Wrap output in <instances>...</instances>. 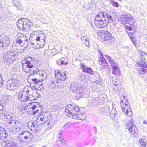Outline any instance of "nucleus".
<instances>
[{
  "mask_svg": "<svg viewBox=\"0 0 147 147\" xmlns=\"http://www.w3.org/2000/svg\"><path fill=\"white\" fill-rule=\"evenodd\" d=\"M35 61L34 59L30 57H26L24 60L22 61V68L23 71L26 73L30 72L32 74H30L28 77V79H30L32 77L34 74L40 75V69L36 68L34 65V62Z\"/></svg>",
  "mask_w": 147,
  "mask_h": 147,
  "instance_id": "obj_1",
  "label": "nucleus"
},
{
  "mask_svg": "<svg viewBox=\"0 0 147 147\" xmlns=\"http://www.w3.org/2000/svg\"><path fill=\"white\" fill-rule=\"evenodd\" d=\"M110 20L113 21L114 18L106 12H100L95 17L94 23L98 28H104L107 26Z\"/></svg>",
  "mask_w": 147,
  "mask_h": 147,
  "instance_id": "obj_2",
  "label": "nucleus"
},
{
  "mask_svg": "<svg viewBox=\"0 0 147 147\" xmlns=\"http://www.w3.org/2000/svg\"><path fill=\"white\" fill-rule=\"evenodd\" d=\"M45 38V35L44 33H42L38 35L32 33L30 37V40L32 45L36 49H39L43 47Z\"/></svg>",
  "mask_w": 147,
  "mask_h": 147,
  "instance_id": "obj_3",
  "label": "nucleus"
},
{
  "mask_svg": "<svg viewBox=\"0 0 147 147\" xmlns=\"http://www.w3.org/2000/svg\"><path fill=\"white\" fill-rule=\"evenodd\" d=\"M80 109L78 108L69 104L66 106L65 111L68 116H71L73 119L84 120L85 117H82L83 114L78 113Z\"/></svg>",
  "mask_w": 147,
  "mask_h": 147,
  "instance_id": "obj_4",
  "label": "nucleus"
},
{
  "mask_svg": "<svg viewBox=\"0 0 147 147\" xmlns=\"http://www.w3.org/2000/svg\"><path fill=\"white\" fill-rule=\"evenodd\" d=\"M70 90L72 92L74 96H75L77 99L78 98L83 97L84 94V91L82 87L75 82H73L71 84Z\"/></svg>",
  "mask_w": 147,
  "mask_h": 147,
  "instance_id": "obj_5",
  "label": "nucleus"
},
{
  "mask_svg": "<svg viewBox=\"0 0 147 147\" xmlns=\"http://www.w3.org/2000/svg\"><path fill=\"white\" fill-rule=\"evenodd\" d=\"M17 52L18 51H16V52L14 51L13 52L12 50V52H9L7 54L3 55L2 58L3 63L8 66H11L15 60L14 57L17 56Z\"/></svg>",
  "mask_w": 147,
  "mask_h": 147,
  "instance_id": "obj_6",
  "label": "nucleus"
},
{
  "mask_svg": "<svg viewBox=\"0 0 147 147\" xmlns=\"http://www.w3.org/2000/svg\"><path fill=\"white\" fill-rule=\"evenodd\" d=\"M133 119H131L130 121L127 125V127L133 136L136 137L138 136V131L137 127L133 122Z\"/></svg>",
  "mask_w": 147,
  "mask_h": 147,
  "instance_id": "obj_7",
  "label": "nucleus"
},
{
  "mask_svg": "<svg viewBox=\"0 0 147 147\" xmlns=\"http://www.w3.org/2000/svg\"><path fill=\"white\" fill-rule=\"evenodd\" d=\"M100 37L102 38L101 40L103 41H106L109 40L110 42L112 39H114L111 37V34L106 30H101L100 33Z\"/></svg>",
  "mask_w": 147,
  "mask_h": 147,
  "instance_id": "obj_8",
  "label": "nucleus"
},
{
  "mask_svg": "<svg viewBox=\"0 0 147 147\" xmlns=\"http://www.w3.org/2000/svg\"><path fill=\"white\" fill-rule=\"evenodd\" d=\"M20 83V81L19 80L16 79H12L11 83H8L7 88L9 90H14L16 88L19 86Z\"/></svg>",
  "mask_w": 147,
  "mask_h": 147,
  "instance_id": "obj_9",
  "label": "nucleus"
},
{
  "mask_svg": "<svg viewBox=\"0 0 147 147\" xmlns=\"http://www.w3.org/2000/svg\"><path fill=\"white\" fill-rule=\"evenodd\" d=\"M27 92L28 90L26 88H24L19 92L18 95V97L21 101L24 102L28 100L27 95H28V93Z\"/></svg>",
  "mask_w": 147,
  "mask_h": 147,
  "instance_id": "obj_10",
  "label": "nucleus"
},
{
  "mask_svg": "<svg viewBox=\"0 0 147 147\" xmlns=\"http://www.w3.org/2000/svg\"><path fill=\"white\" fill-rule=\"evenodd\" d=\"M55 78L58 80L65 81L67 78L65 72L63 70H56L55 71Z\"/></svg>",
  "mask_w": 147,
  "mask_h": 147,
  "instance_id": "obj_11",
  "label": "nucleus"
},
{
  "mask_svg": "<svg viewBox=\"0 0 147 147\" xmlns=\"http://www.w3.org/2000/svg\"><path fill=\"white\" fill-rule=\"evenodd\" d=\"M121 21L123 23H128L129 24H134V20L130 15H124L121 17Z\"/></svg>",
  "mask_w": 147,
  "mask_h": 147,
  "instance_id": "obj_12",
  "label": "nucleus"
},
{
  "mask_svg": "<svg viewBox=\"0 0 147 147\" xmlns=\"http://www.w3.org/2000/svg\"><path fill=\"white\" fill-rule=\"evenodd\" d=\"M9 43V40L8 37L4 34H0V46L7 47Z\"/></svg>",
  "mask_w": 147,
  "mask_h": 147,
  "instance_id": "obj_13",
  "label": "nucleus"
},
{
  "mask_svg": "<svg viewBox=\"0 0 147 147\" xmlns=\"http://www.w3.org/2000/svg\"><path fill=\"white\" fill-rule=\"evenodd\" d=\"M110 64L112 68V74L115 75H120V72L119 69V67L115 61H111Z\"/></svg>",
  "mask_w": 147,
  "mask_h": 147,
  "instance_id": "obj_14",
  "label": "nucleus"
},
{
  "mask_svg": "<svg viewBox=\"0 0 147 147\" xmlns=\"http://www.w3.org/2000/svg\"><path fill=\"white\" fill-rule=\"evenodd\" d=\"M98 61L100 65V67H101L100 65H101V68L102 69H103L105 68H110V66L108 65L106 59L104 57H103L102 55L100 56L99 59L98 60Z\"/></svg>",
  "mask_w": 147,
  "mask_h": 147,
  "instance_id": "obj_15",
  "label": "nucleus"
},
{
  "mask_svg": "<svg viewBox=\"0 0 147 147\" xmlns=\"http://www.w3.org/2000/svg\"><path fill=\"white\" fill-rule=\"evenodd\" d=\"M122 110L125 114L129 116H131L132 112L130 105L121 104Z\"/></svg>",
  "mask_w": 147,
  "mask_h": 147,
  "instance_id": "obj_16",
  "label": "nucleus"
},
{
  "mask_svg": "<svg viewBox=\"0 0 147 147\" xmlns=\"http://www.w3.org/2000/svg\"><path fill=\"white\" fill-rule=\"evenodd\" d=\"M32 82L35 84L34 86V88L38 90H40L43 86L42 81H41L38 78H32L31 79Z\"/></svg>",
  "mask_w": 147,
  "mask_h": 147,
  "instance_id": "obj_17",
  "label": "nucleus"
},
{
  "mask_svg": "<svg viewBox=\"0 0 147 147\" xmlns=\"http://www.w3.org/2000/svg\"><path fill=\"white\" fill-rule=\"evenodd\" d=\"M16 42L18 43H22L24 41L27 40V38L25 35L22 33H19L16 37Z\"/></svg>",
  "mask_w": 147,
  "mask_h": 147,
  "instance_id": "obj_18",
  "label": "nucleus"
},
{
  "mask_svg": "<svg viewBox=\"0 0 147 147\" xmlns=\"http://www.w3.org/2000/svg\"><path fill=\"white\" fill-rule=\"evenodd\" d=\"M138 65V67L137 69L138 73L143 75L147 72V66L140 63Z\"/></svg>",
  "mask_w": 147,
  "mask_h": 147,
  "instance_id": "obj_19",
  "label": "nucleus"
},
{
  "mask_svg": "<svg viewBox=\"0 0 147 147\" xmlns=\"http://www.w3.org/2000/svg\"><path fill=\"white\" fill-rule=\"evenodd\" d=\"M2 144L5 147H16L17 146L16 144L11 140L4 141L2 142Z\"/></svg>",
  "mask_w": 147,
  "mask_h": 147,
  "instance_id": "obj_20",
  "label": "nucleus"
},
{
  "mask_svg": "<svg viewBox=\"0 0 147 147\" xmlns=\"http://www.w3.org/2000/svg\"><path fill=\"white\" fill-rule=\"evenodd\" d=\"M109 111V108L108 106L101 108L99 110V113L102 115H107Z\"/></svg>",
  "mask_w": 147,
  "mask_h": 147,
  "instance_id": "obj_21",
  "label": "nucleus"
},
{
  "mask_svg": "<svg viewBox=\"0 0 147 147\" xmlns=\"http://www.w3.org/2000/svg\"><path fill=\"white\" fill-rule=\"evenodd\" d=\"M24 24L23 26V30L29 27L30 26V23L29 20L27 18H23Z\"/></svg>",
  "mask_w": 147,
  "mask_h": 147,
  "instance_id": "obj_22",
  "label": "nucleus"
},
{
  "mask_svg": "<svg viewBox=\"0 0 147 147\" xmlns=\"http://www.w3.org/2000/svg\"><path fill=\"white\" fill-rule=\"evenodd\" d=\"M24 24V22H23V18L18 20L17 23V25L18 27L20 29L23 30Z\"/></svg>",
  "mask_w": 147,
  "mask_h": 147,
  "instance_id": "obj_23",
  "label": "nucleus"
},
{
  "mask_svg": "<svg viewBox=\"0 0 147 147\" xmlns=\"http://www.w3.org/2000/svg\"><path fill=\"white\" fill-rule=\"evenodd\" d=\"M27 93H28V95H27V97L28 98V100L30 101L34 100V95L33 92L32 90L30 91L28 90Z\"/></svg>",
  "mask_w": 147,
  "mask_h": 147,
  "instance_id": "obj_24",
  "label": "nucleus"
},
{
  "mask_svg": "<svg viewBox=\"0 0 147 147\" xmlns=\"http://www.w3.org/2000/svg\"><path fill=\"white\" fill-rule=\"evenodd\" d=\"M83 72L89 73L91 75H93L94 74L93 71L92 69L90 67H84V69H82Z\"/></svg>",
  "mask_w": 147,
  "mask_h": 147,
  "instance_id": "obj_25",
  "label": "nucleus"
},
{
  "mask_svg": "<svg viewBox=\"0 0 147 147\" xmlns=\"http://www.w3.org/2000/svg\"><path fill=\"white\" fill-rule=\"evenodd\" d=\"M81 39L83 42L84 43L87 47L89 46V40L88 37L86 36H83L81 37Z\"/></svg>",
  "mask_w": 147,
  "mask_h": 147,
  "instance_id": "obj_26",
  "label": "nucleus"
},
{
  "mask_svg": "<svg viewBox=\"0 0 147 147\" xmlns=\"http://www.w3.org/2000/svg\"><path fill=\"white\" fill-rule=\"evenodd\" d=\"M65 58H63L61 59H59L57 61V63L58 65H66L68 63L67 61H65L64 60Z\"/></svg>",
  "mask_w": 147,
  "mask_h": 147,
  "instance_id": "obj_27",
  "label": "nucleus"
},
{
  "mask_svg": "<svg viewBox=\"0 0 147 147\" xmlns=\"http://www.w3.org/2000/svg\"><path fill=\"white\" fill-rule=\"evenodd\" d=\"M90 104L93 107L96 106L98 104V99L92 98L90 100Z\"/></svg>",
  "mask_w": 147,
  "mask_h": 147,
  "instance_id": "obj_28",
  "label": "nucleus"
},
{
  "mask_svg": "<svg viewBox=\"0 0 147 147\" xmlns=\"http://www.w3.org/2000/svg\"><path fill=\"white\" fill-rule=\"evenodd\" d=\"M13 125H14L16 128L17 129H21V126H22V124L17 120L14 121Z\"/></svg>",
  "mask_w": 147,
  "mask_h": 147,
  "instance_id": "obj_29",
  "label": "nucleus"
},
{
  "mask_svg": "<svg viewBox=\"0 0 147 147\" xmlns=\"http://www.w3.org/2000/svg\"><path fill=\"white\" fill-rule=\"evenodd\" d=\"M4 132H2L0 130V139L3 140L5 139L7 136V134L5 133V130L4 131Z\"/></svg>",
  "mask_w": 147,
  "mask_h": 147,
  "instance_id": "obj_30",
  "label": "nucleus"
},
{
  "mask_svg": "<svg viewBox=\"0 0 147 147\" xmlns=\"http://www.w3.org/2000/svg\"><path fill=\"white\" fill-rule=\"evenodd\" d=\"M121 88V84H118V86H114L113 90L115 92H120Z\"/></svg>",
  "mask_w": 147,
  "mask_h": 147,
  "instance_id": "obj_31",
  "label": "nucleus"
},
{
  "mask_svg": "<svg viewBox=\"0 0 147 147\" xmlns=\"http://www.w3.org/2000/svg\"><path fill=\"white\" fill-rule=\"evenodd\" d=\"M139 142L142 145L141 147H145L146 146V140L145 139L142 138L139 140Z\"/></svg>",
  "mask_w": 147,
  "mask_h": 147,
  "instance_id": "obj_32",
  "label": "nucleus"
},
{
  "mask_svg": "<svg viewBox=\"0 0 147 147\" xmlns=\"http://www.w3.org/2000/svg\"><path fill=\"white\" fill-rule=\"evenodd\" d=\"M32 135L28 131H24L22 132L19 134V136L22 137L24 136H28Z\"/></svg>",
  "mask_w": 147,
  "mask_h": 147,
  "instance_id": "obj_33",
  "label": "nucleus"
},
{
  "mask_svg": "<svg viewBox=\"0 0 147 147\" xmlns=\"http://www.w3.org/2000/svg\"><path fill=\"white\" fill-rule=\"evenodd\" d=\"M33 92L34 97V100H36L38 98L40 97V95L37 92L36 90H33Z\"/></svg>",
  "mask_w": 147,
  "mask_h": 147,
  "instance_id": "obj_34",
  "label": "nucleus"
},
{
  "mask_svg": "<svg viewBox=\"0 0 147 147\" xmlns=\"http://www.w3.org/2000/svg\"><path fill=\"white\" fill-rule=\"evenodd\" d=\"M39 76L42 77V80H45L47 77V73L44 71L41 72Z\"/></svg>",
  "mask_w": 147,
  "mask_h": 147,
  "instance_id": "obj_35",
  "label": "nucleus"
},
{
  "mask_svg": "<svg viewBox=\"0 0 147 147\" xmlns=\"http://www.w3.org/2000/svg\"><path fill=\"white\" fill-rule=\"evenodd\" d=\"M23 138V140H26V141H30L31 139H32L33 137V136L32 135H29L28 136H22Z\"/></svg>",
  "mask_w": 147,
  "mask_h": 147,
  "instance_id": "obj_36",
  "label": "nucleus"
},
{
  "mask_svg": "<svg viewBox=\"0 0 147 147\" xmlns=\"http://www.w3.org/2000/svg\"><path fill=\"white\" fill-rule=\"evenodd\" d=\"M57 144L58 146H60L62 144H65V142L63 139H61V140H57Z\"/></svg>",
  "mask_w": 147,
  "mask_h": 147,
  "instance_id": "obj_37",
  "label": "nucleus"
},
{
  "mask_svg": "<svg viewBox=\"0 0 147 147\" xmlns=\"http://www.w3.org/2000/svg\"><path fill=\"white\" fill-rule=\"evenodd\" d=\"M117 113H110V116L111 118L114 120L115 119L116 117H117Z\"/></svg>",
  "mask_w": 147,
  "mask_h": 147,
  "instance_id": "obj_38",
  "label": "nucleus"
},
{
  "mask_svg": "<svg viewBox=\"0 0 147 147\" xmlns=\"http://www.w3.org/2000/svg\"><path fill=\"white\" fill-rule=\"evenodd\" d=\"M4 102L3 101H1L0 100V111H4L5 109L4 108V106L3 105L4 104L3 103Z\"/></svg>",
  "mask_w": 147,
  "mask_h": 147,
  "instance_id": "obj_39",
  "label": "nucleus"
},
{
  "mask_svg": "<svg viewBox=\"0 0 147 147\" xmlns=\"http://www.w3.org/2000/svg\"><path fill=\"white\" fill-rule=\"evenodd\" d=\"M110 2L111 4L114 7H117L119 6V4L117 2L114 1L113 0H111Z\"/></svg>",
  "mask_w": 147,
  "mask_h": 147,
  "instance_id": "obj_40",
  "label": "nucleus"
},
{
  "mask_svg": "<svg viewBox=\"0 0 147 147\" xmlns=\"http://www.w3.org/2000/svg\"><path fill=\"white\" fill-rule=\"evenodd\" d=\"M146 57H147V54L144 53L140 55V57L142 61H144V60H145Z\"/></svg>",
  "mask_w": 147,
  "mask_h": 147,
  "instance_id": "obj_41",
  "label": "nucleus"
},
{
  "mask_svg": "<svg viewBox=\"0 0 147 147\" xmlns=\"http://www.w3.org/2000/svg\"><path fill=\"white\" fill-rule=\"evenodd\" d=\"M135 23H134V24L133 25H131V24H130V25L129 26L126 25L125 26V27L127 29H128L130 31H131L132 30V27H131V26H135Z\"/></svg>",
  "mask_w": 147,
  "mask_h": 147,
  "instance_id": "obj_42",
  "label": "nucleus"
},
{
  "mask_svg": "<svg viewBox=\"0 0 147 147\" xmlns=\"http://www.w3.org/2000/svg\"><path fill=\"white\" fill-rule=\"evenodd\" d=\"M112 82L114 85V86H118V84H120L119 83V81L116 80H112Z\"/></svg>",
  "mask_w": 147,
  "mask_h": 147,
  "instance_id": "obj_43",
  "label": "nucleus"
},
{
  "mask_svg": "<svg viewBox=\"0 0 147 147\" xmlns=\"http://www.w3.org/2000/svg\"><path fill=\"white\" fill-rule=\"evenodd\" d=\"M123 96V100H122L121 101L120 104H121V103H123L124 101H127V102L128 101V99H127V98H126L125 96Z\"/></svg>",
  "mask_w": 147,
  "mask_h": 147,
  "instance_id": "obj_44",
  "label": "nucleus"
},
{
  "mask_svg": "<svg viewBox=\"0 0 147 147\" xmlns=\"http://www.w3.org/2000/svg\"><path fill=\"white\" fill-rule=\"evenodd\" d=\"M130 39H131V41L135 45H136V39L133 37H130Z\"/></svg>",
  "mask_w": 147,
  "mask_h": 147,
  "instance_id": "obj_45",
  "label": "nucleus"
},
{
  "mask_svg": "<svg viewBox=\"0 0 147 147\" xmlns=\"http://www.w3.org/2000/svg\"><path fill=\"white\" fill-rule=\"evenodd\" d=\"M105 56L106 57L107 59L109 62L110 63L111 61H114V60H113V59H111V57L108 55H105Z\"/></svg>",
  "mask_w": 147,
  "mask_h": 147,
  "instance_id": "obj_46",
  "label": "nucleus"
},
{
  "mask_svg": "<svg viewBox=\"0 0 147 147\" xmlns=\"http://www.w3.org/2000/svg\"><path fill=\"white\" fill-rule=\"evenodd\" d=\"M79 78L80 79L82 80H84L85 79L86 77L85 75H84L81 74L79 76Z\"/></svg>",
  "mask_w": 147,
  "mask_h": 147,
  "instance_id": "obj_47",
  "label": "nucleus"
},
{
  "mask_svg": "<svg viewBox=\"0 0 147 147\" xmlns=\"http://www.w3.org/2000/svg\"><path fill=\"white\" fill-rule=\"evenodd\" d=\"M22 43H24V45H25V46L27 47L28 45V38H27V40H26L24 41Z\"/></svg>",
  "mask_w": 147,
  "mask_h": 147,
  "instance_id": "obj_48",
  "label": "nucleus"
},
{
  "mask_svg": "<svg viewBox=\"0 0 147 147\" xmlns=\"http://www.w3.org/2000/svg\"><path fill=\"white\" fill-rule=\"evenodd\" d=\"M110 113H117V112L116 111V109L114 108H113Z\"/></svg>",
  "mask_w": 147,
  "mask_h": 147,
  "instance_id": "obj_49",
  "label": "nucleus"
},
{
  "mask_svg": "<svg viewBox=\"0 0 147 147\" xmlns=\"http://www.w3.org/2000/svg\"><path fill=\"white\" fill-rule=\"evenodd\" d=\"M61 131H60L59 132V140H61V139H63V138L62 137V135H61Z\"/></svg>",
  "mask_w": 147,
  "mask_h": 147,
  "instance_id": "obj_50",
  "label": "nucleus"
},
{
  "mask_svg": "<svg viewBox=\"0 0 147 147\" xmlns=\"http://www.w3.org/2000/svg\"><path fill=\"white\" fill-rule=\"evenodd\" d=\"M80 65L81 66V67L82 68V69H84V67H86L82 63H80Z\"/></svg>",
  "mask_w": 147,
  "mask_h": 147,
  "instance_id": "obj_51",
  "label": "nucleus"
},
{
  "mask_svg": "<svg viewBox=\"0 0 147 147\" xmlns=\"http://www.w3.org/2000/svg\"><path fill=\"white\" fill-rule=\"evenodd\" d=\"M16 45H15V44H13V45L12 47L14 49V50H15L16 51H17V50L18 49V48H17V47H15V46Z\"/></svg>",
  "mask_w": 147,
  "mask_h": 147,
  "instance_id": "obj_52",
  "label": "nucleus"
},
{
  "mask_svg": "<svg viewBox=\"0 0 147 147\" xmlns=\"http://www.w3.org/2000/svg\"><path fill=\"white\" fill-rule=\"evenodd\" d=\"M9 120L10 121H12V122H13V123H14V121L15 120H14L13 118L11 117L10 118Z\"/></svg>",
  "mask_w": 147,
  "mask_h": 147,
  "instance_id": "obj_53",
  "label": "nucleus"
},
{
  "mask_svg": "<svg viewBox=\"0 0 147 147\" xmlns=\"http://www.w3.org/2000/svg\"><path fill=\"white\" fill-rule=\"evenodd\" d=\"M36 108V106L35 105H33L32 107V108L33 111H34V109Z\"/></svg>",
  "mask_w": 147,
  "mask_h": 147,
  "instance_id": "obj_54",
  "label": "nucleus"
},
{
  "mask_svg": "<svg viewBox=\"0 0 147 147\" xmlns=\"http://www.w3.org/2000/svg\"><path fill=\"white\" fill-rule=\"evenodd\" d=\"M123 103V105H124V104H125V105H126H126H129V103H128V102H127V101H124V102H123V103Z\"/></svg>",
  "mask_w": 147,
  "mask_h": 147,
  "instance_id": "obj_55",
  "label": "nucleus"
},
{
  "mask_svg": "<svg viewBox=\"0 0 147 147\" xmlns=\"http://www.w3.org/2000/svg\"><path fill=\"white\" fill-rule=\"evenodd\" d=\"M39 111V110L38 109L36 110L35 111H34V112L33 113V114H35L36 113H38Z\"/></svg>",
  "mask_w": 147,
  "mask_h": 147,
  "instance_id": "obj_56",
  "label": "nucleus"
},
{
  "mask_svg": "<svg viewBox=\"0 0 147 147\" xmlns=\"http://www.w3.org/2000/svg\"><path fill=\"white\" fill-rule=\"evenodd\" d=\"M31 123H32V125H31V127H35V125L34 124V123L33 122H31Z\"/></svg>",
  "mask_w": 147,
  "mask_h": 147,
  "instance_id": "obj_57",
  "label": "nucleus"
},
{
  "mask_svg": "<svg viewBox=\"0 0 147 147\" xmlns=\"http://www.w3.org/2000/svg\"><path fill=\"white\" fill-rule=\"evenodd\" d=\"M16 6L17 8H19V9L21 8V7H22V5H19L18 6L16 5Z\"/></svg>",
  "mask_w": 147,
  "mask_h": 147,
  "instance_id": "obj_58",
  "label": "nucleus"
},
{
  "mask_svg": "<svg viewBox=\"0 0 147 147\" xmlns=\"http://www.w3.org/2000/svg\"><path fill=\"white\" fill-rule=\"evenodd\" d=\"M143 123L144 124H147V121L144 120L143 121Z\"/></svg>",
  "mask_w": 147,
  "mask_h": 147,
  "instance_id": "obj_59",
  "label": "nucleus"
},
{
  "mask_svg": "<svg viewBox=\"0 0 147 147\" xmlns=\"http://www.w3.org/2000/svg\"><path fill=\"white\" fill-rule=\"evenodd\" d=\"M3 83L1 82V81H0V87H1L2 86H3Z\"/></svg>",
  "mask_w": 147,
  "mask_h": 147,
  "instance_id": "obj_60",
  "label": "nucleus"
},
{
  "mask_svg": "<svg viewBox=\"0 0 147 147\" xmlns=\"http://www.w3.org/2000/svg\"><path fill=\"white\" fill-rule=\"evenodd\" d=\"M9 123L10 124H13L14 123H13V122H12V121H10L9 122Z\"/></svg>",
  "mask_w": 147,
  "mask_h": 147,
  "instance_id": "obj_61",
  "label": "nucleus"
},
{
  "mask_svg": "<svg viewBox=\"0 0 147 147\" xmlns=\"http://www.w3.org/2000/svg\"><path fill=\"white\" fill-rule=\"evenodd\" d=\"M40 119L41 121H43V119L42 118H40Z\"/></svg>",
  "mask_w": 147,
  "mask_h": 147,
  "instance_id": "obj_62",
  "label": "nucleus"
},
{
  "mask_svg": "<svg viewBox=\"0 0 147 147\" xmlns=\"http://www.w3.org/2000/svg\"><path fill=\"white\" fill-rule=\"evenodd\" d=\"M67 124H66V125H65L64 126H63V128L64 127H66V125H67Z\"/></svg>",
  "mask_w": 147,
  "mask_h": 147,
  "instance_id": "obj_63",
  "label": "nucleus"
},
{
  "mask_svg": "<svg viewBox=\"0 0 147 147\" xmlns=\"http://www.w3.org/2000/svg\"><path fill=\"white\" fill-rule=\"evenodd\" d=\"M126 48H127V49H129V47H126Z\"/></svg>",
  "mask_w": 147,
  "mask_h": 147,
  "instance_id": "obj_64",
  "label": "nucleus"
}]
</instances>
